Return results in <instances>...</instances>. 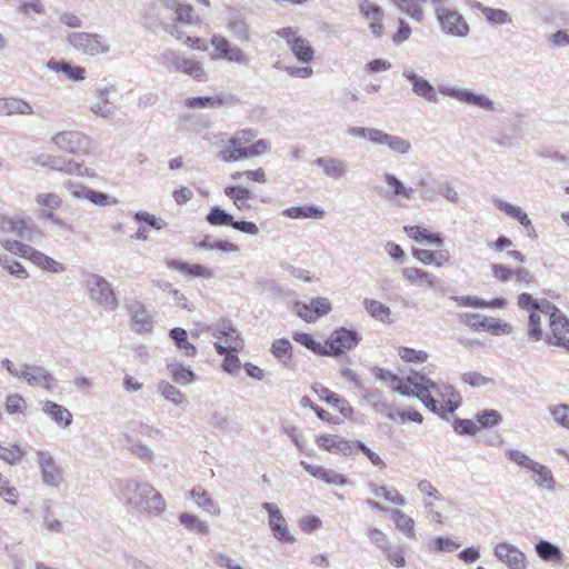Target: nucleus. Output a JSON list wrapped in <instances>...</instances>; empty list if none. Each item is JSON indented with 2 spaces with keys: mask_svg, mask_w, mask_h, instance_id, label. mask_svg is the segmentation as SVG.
Masks as SVG:
<instances>
[{
  "mask_svg": "<svg viewBox=\"0 0 569 569\" xmlns=\"http://www.w3.org/2000/svg\"><path fill=\"white\" fill-rule=\"evenodd\" d=\"M435 14L446 34L463 38L469 33V26L462 14L447 3L442 8H437Z\"/></svg>",
  "mask_w": 569,
  "mask_h": 569,
  "instance_id": "1a4fd4ad",
  "label": "nucleus"
},
{
  "mask_svg": "<svg viewBox=\"0 0 569 569\" xmlns=\"http://www.w3.org/2000/svg\"><path fill=\"white\" fill-rule=\"evenodd\" d=\"M438 90L441 94L447 96L449 98H453L469 106L478 107L489 112L496 111L495 102L486 94L476 93L469 89H461L457 87H450L447 84L438 86Z\"/></svg>",
  "mask_w": 569,
  "mask_h": 569,
  "instance_id": "9b49d317",
  "label": "nucleus"
},
{
  "mask_svg": "<svg viewBox=\"0 0 569 569\" xmlns=\"http://www.w3.org/2000/svg\"><path fill=\"white\" fill-rule=\"evenodd\" d=\"M224 104L221 97H192L186 100V106L191 109L219 108Z\"/></svg>",
  "mask_w": 569,
  "mask_h": 569,
  "instance_id": "864d4df0",
  "label": "nucleus"
},
{
  "mask_svg": "<svg viewBox=\"0 0 569 569\" xmlns=\"http://www.w3.org/2000/svg\"><path fill=\"white\" fill-rule=\"evenodd\" d=\"M227 29L240 42L248 43L251 41L249 23L241 13L233 12L230 14Z\"/></svg>",
  "mask_w": 569,
  "mask_h": 569,
  "instance_id": "c85d7f7f",
  "label": "nucleus"
},
{
  "mask_svg": "<svg viewBox=\"0 0 569 569\" xmlns=\"http://www.w3.org/2000/svg\"><path fill=\"white\" fill-rule=\"evenodd\" d=\"M167 267L169 269L178 270L181 273L189 274L192 277H201L206 279H210L213 277V271L210 268H207L201 264H189L187 262L180 260H168Z\"/></svg>",
  "mask_w": 569,
  "mask_h": 569,
  "instance_id": "2f4dec72",
  "label": "nucleus"
},
{
  "mask_svg": "<svg viewBox=\"0 0 569 569\" xmlns=\"http://www.w3.org/2000/svg\"><path fill=\"white\" fill-rule=\"evenodd\" d=\"M363 307L365 310L376 320H379L381 322L391 323L392 320L390 319L391 310L390 308L375 299H365L363 300Z\"/></svg>",
  "mask_w": 569,
  "mask_h": 569,
  "instance_id": "ea45409f",
  "label": "nucleus"
},
{
  "mask_svg": "<svg viewBox=\"0 0 569 569\" xmlns=\"http://www.w3.org/2000/svg\"><path fill=\"white\" fill-rule=\"evenodd\" d=\"M170 338L176 342L177 347L182 350L184 356L193 357L197 353V349L193 345L187 341L188 333L182 328H173L169 332Z\"/></svg>",
  "mask_w": 569,
  "mask_h": 569,
  "instance_id": "8fccbe9b",
  "label": "nucleus"
},
{
  "mask_svg": "<svg viewBox=\"0 0 569 569\" xmlns=\"http://www.w3.org/2000/svg\"><path fill=\"white\" fill-rule=\"evenodd\" d=\"M0 232L11 233L22 242H40L44 236L43 231L30 217L0 216Z\"/></svg>",
  "mask_w": 569,
  "mask_h": 569,
  "instance_id": "39448f33",
  "label": "nucleus"
},
{
  "mask_svg": "<svg viewBox=\"0 0 569 569\" xmlns=\"http://www.w3.org/2000/svg\"><path fill=\"white\" fill-rule=\"evenodd\" d=\"M428 548L431 551H447L451 552L453 550H457L460 548V543L449 537H436L432 540L429 541Z\"/></svg>",
  "mask_w": 569,
  "mask_h": 569,
  "instance_id": "bf43d9fd",
  "label": "nucleus"
},
{
  "mask_svg": "<svg viewBox=\"0 0 569 569\" xmlns=\"http://www.w3.org/2000/svg\"><path fill=\"white\" fill-rule=\"evenodd\" d=\"M292 346L287 339H278L272 343L271 352L279 360L287 361L291 358Z\"/></svg>",
  "mask_w": 569,
  "mask_h": 569,
  "instance_id": "338daca9",
  "label": "nucleus"
},
{
  "mask_svg": "<svg viewBox=\"0 0 569 569\" xmlns=\"http://www.w3.org/2000/svg\"><path fill=\"white\" fill-rule=\"evenodd\" d=\"M276 34L286 40L296 59L302 63H309L315 58V50L309 41L298 34V30L291 27L281 28Z\"/></svg>",
  "mask_w": 569,
  "mask_h": 569,
  "instance_id": "ddd939ff",
  "label": "nucleus"
},
{
  "mask_svg": "<svg viewBox=\"0 0 569 569\" xmlns=\"http://www.w3.org/2000/svg\"><path fill=\"white\" fill-rule=\"evenodd\" d=\"M387 560L397 568L406 566V551L401 546L392 547L391 545L383 551Z\"/></svg>",
  "mask_w": 569,
  "mask_h": 569,
  "instance_id": "0e129e2a",
  "label": "nucleus"
},
{
  "mask_svg": "<svg viewBox=\"0 0 569 569\" xmlns=\"http://www.w3.org/2000/svg\"><path fill=\"white\" fill-rule=\"evenodd\" d=\"M398 355L406 362L422 363L428 359V353L426 351L416 350L409 347L399 348Z\"/></svg>",
  "mask_w": 569,
  "mask_h": 569,
  "instance_id": "69168bd1",
  "label": "nucleus"
},
{
  "mask_svg": "<svg viewBox=\"0 0 569 569\" xmlns=\"http://www.w3.org/2000/svg\"><path fill=\"white\" fill-rule=\"evenodd\" d=\"M405 232L416 242H428L430 244L441 246L442 238L438 233H430L427 229L418 226H406Z\"/></svg>",
  "mask_w": 569,
  "mask_h": 569,
  "instance_id": "79ce46f5",
  "label": "nucleus"
},
{
  "mask_svg": "<svg viewBox=\"0 0 569 569\" xmlns=\"http://www.w3.org/2000/svg\"><path fill=\"white\" fill-rule=\"evenodd\" d=\"M403 278L410 283L416 286H427L430 289L437 290L441 287L442 282L431 273L419 268H403L401 270Z\"/></svg>",
  "mask_w": 569,
  "mask_h": 569,
  "instance_id": "393cba45",
  "label": "nucleus"
},
{
  "mask_svg": "<svg viewBox=\"0 0 569 569\" xmlns=\"http://www.w3.org/2000/svg\"><path fill=\"white\" fill-rule=\"evenodd\" d=\"M67 41L74 50L90 57L107 53L110 49L106 39L98 33L71 32Z\"/></svg>",
  "mask_w": 569,
  "mask_h": 569,
  "instance_id": "6e6552de",
  "label": "nucleus"
},
{
  "mask_svg": "<svg viewBox=\"0 0 569 569\" xmlns=\"http://www.w3.org/2000/svg\"><path fill=\"white\" fill-rule=\"evenodd\" d=\"M168 368L177 383L189 385L194 380V373L189 366L176 363L170 365Z\"/></svg>",
  "mask_w": 569,
  "mask_h": 569,
  "instance_id": "5fc2aeb1",
  "label": "nucleus"
},
{
  "mask_svg": "<svg viewBox=\"0 0 569 569\" xmlns=\"http://www.w3.org/2000/svg\"><path fill=\"white\" fill-rule=\"evenodd\" d=\"M0 497L11 506H17L18 503L19 491L4 476L0 478Z\"/></svg>",
  "mask_w": 569,
  "mask_h": 569,
  "instance_id": "e2e57ef3",
  "label": "nucleus"
},
{
  "mask_svg": "<svg viewBox=\"0 0 569 569\" xmlns=\"http://www.w3.org/2000/svg\"><path fill=\"white\" fill-rule=\"evenodd\" d=\"M86 289L91 301L106 311H114L119 307L114 288L104 277L97 273H89L86 279Z\"/></svg>",
  "mask_w": 569,
  "mask_h": 569,
  "instance_id": "423d86ee",
  "label": "nucleus"
},
{
  "mask_svg": "<svg viewBox=\"0 0 569 569\" xmlns=\"http://www.w3.org/2000/svg\"><path fill=\"white\" fill-rule=\"evenodd\" d=\"M20 378L24 379L28 385L36 386L40 385L46 390L52 389L54 378L43 367L36 365H24L20 371Z\"/></svg>",
  "mask_w": 569,
  "mask_h": 569,
  "instance_id": "412c9836",
  "label": "nucleus"
},
{
  "mask_svg": "<svg viewBox=\"0 0 569 569\" xmlns=\"http://www.w3.org/2000/svg\"><path fill=\"white\" fill-rule=\"evenodd\" d=\"M0 111L1 116H30L33 114L32 106L23 99L20 98H1L0 102Z\"/></svg>",
  "mask_w": 569,
  "mask_h": 569,
  "instance_id": "c756f323",
  "label": "nucleus"
},
{
  "mask_svg": "<svg viewBox=\"0 0 569 569\" xmlns=\"http://www.w3.org/2000/svg\"><path fill=\"white\" fill-rule=\"evenodd\" d=\"M372 373L379 380L390 381L392 391L420 399L430 411L442 418L452 415L461 405V396L452 386L432 381L420 372L411 371L406 378H400L390 370L375 368Z\"/></svg>",
  "mask_w": 569,
  "mask_h": 569,
  "instance_id": "f257e3e1",
  "label": "nucleus"
},
{
  "mask_svg": "<svg viewBox=\"0 0 569 569\" xmlns=\"http://www.w3.org/2000/svg\"><path fill=\"white\" fill-rule=\"evenodd\" d=\"M47 68L54 71L66 74V77L72 81H81L84 79L86 70L81 67H73L69 62L63 60H49L47 62Z\"/></svg>",
  "mask_w": 569,
  "mask_h": 569,
  "instance_id": "72a5a7b5",
  "label": "nucleus"
},
{
  "mask_svg": "<svg viewBox=\"0 0 569 569\" xmlns=\"http://www.w3.org/2000/svg\"><path fill=\"white\" fill-rule=\"evenodd\" d=\"M262 508L268 512L269 515V527L273 533V537L280 541V542H295V537L290 533L287 521L283 518L280 509L271 503V502H263Z\"/></svg>",
  "mask_w": 569,
  "mask_h": 569,
  "instance_id": "f3484780",
  "label": "nucleus"
},
{
  "mask_svg": "<svg viewBox=\"0 0 569 569\" xmlns=\"http://www.w3.org/2000/svg\"><path fill=\"white\" fill-rule=\"evenodd\" d=\"M4 407L9 415H24L27 401L19 393H11L7 396Z\"/></svg>",
  "mask_w": 569,
  "mask_h": 569,
  "instance_id": "052dcab7",
  "label": "nucleus"
},
{
  "mask_svg": "<svg viewBox=\"0 0 569 569\" xmlns=\"http://www.w3.org/2000/svg\"><path fill=\"white\" fill-rule=\"evenodd\" d=\"M402 77L411 83V90L417 97L430 103L438 101L435 87L426 78L416 73L410 67L402 69Z\"/></svg>",
  "mask_w": 569,
  "mask_h": 569,
  "instance_id": "a211bd4d",
  "label": "nucleus"
},
{
  "mask_svg": "<svg viewBox=\"0 0 569 569\" xmlns=\"http://www.w3.org/2000/svg\"><path fill=\"white\" fill-rule=\"evenodd\" d=\"M178 71L183 72L200 81L204 80L206 78L202 63L193 59L182 58L180 66L178 67Z\"/></svg>",
  "mask_w": 569,
  "mask_h": 569,
  "instance_id": "603ef678",
  "label": "nucleus"
},
{
  "mask_svg": "<svg viewBox=\"0 0 569 569\" xmlns=\"http://www.w3.org/2000/svg\"><path fill=\"white\" fill-rule=\"evenodd\" d=\"M54 146L70 153H87L91 148L90 138L78 130H63L52 136Z\"/></svg>",
  "mask_w": 569,
  "mask_h": 569,
  "instance_id": "f8f14e48",
  "label": "nucleus"
},
{
  "mask_svg": "<svg viewBox=\"0 0 569 569\" xmlns=\"http://www.w3.org/2000/svg\"><path fill=\"white\" fill-rule=\"evenodd\" d=\"M313 164L320 168L327 178L332 180L345 178L349 171V164L346 160L331 156L318 157Z\"/></svg>",
  "mask_w": 569,
  "mask_h": 569,
  "instance_id": "aec40b11",
  "label": "nucleus"
},
{
  "mask_svg": "<svg viewBox=\"0 0 569 569\" xmlns=\"http://www.w3.org/2000/svg\"><path fill=\"white\" fill-rule=\"evenodd\" d=\"M34 457L40 471L41 482L53 489L59 488L64 480L62 466L48 450H37Z\"/></svg>",
  "mask_w": 569,
  "mask_h": 569,
  "instance_id": "0eeeda50",
  "label": "nucleus"
},
{
  "mask_svg": "<svg viewBox=\"0 0 569 569\" xmlns=\"http://www.w3.org/2000/svg\"><path fill=\"white\" fill-rule=\"evenodd\" d=\"M292 339L306 347L307 349L311 350L313 353L319 356H326L327 355V346L321 345L320 342L315 341L311 335L306 332L297 331L292 335Z\"/></svg>",
  "mask_w": 569,
  "mask_h": 569,
  "instance_id": "3c124183",
  "label": "nucleus"
},
{
  "mask_svg": "<svg viewBox=\"0 0 569 569\" xmlns=\"http://www.w3.org/2000/svg\"><path fill=\"white\" fill-rule=\"evenodd\" d=\"M505 455L509 461L516 463L518 467L526 469L528 471H530L532 467H535V463L537 462L530 457H528L526 453L517 449H507L505 451Z\"/></svg>",
  "mask_w": 569,
  "mask_h": 569,
  "instance_id": "4d7b16f0",
  "label": "nucleus"
},
{
  "mask_svg": "<svg viewBox=\"0 0 569 569\" xmlns=\"http://www.w3.org/2000/svg\"><path fill=\"white\" fill-rule=\"evenodd\" d=\"M42 411L53 421L58 427L67 429L72 423V413L63 406L47 400L42 405Z\"/></svg>",
  "mask_w": 569,
  "mask_h": 569,
  "instance_id": "a878e982",
  "label": "nucleus"
},
{
  "mask_svg": "<svg viewBox=\"0 0 569 569\" xmlns=\"http://www.w3.org/2000/svg\"><path fill=\"white\" fill-rule=\"evenodd\" d=\"M495 556L509 569H526L527 560L522 551L508 542L495 547Z\"/></svg>",
  "mask_w": 569,
  "mask_h": 569,
  "instance_id": "6ab92c4d",
  "label": "nucleus"
},
{
  "mask_svg": "<svg viewBox=\"0 0 569 569\" xmlns=\"http://www.w3.org/2000/svg\"><path fill=\"white\" fill-rule=\"evenodd\" d=\"M0 244L2 248L8 250L9 252L13 254H18L22 258H26L30 260L32 263H34L37 267L41 268L42 270L60 273L66 270L64 264L61 262L56 261L54 259L50 258L49 256L44 254L43 252L37 250L36 248L31 247L30 244L22 242L20 240H11L10 238H2L0 239Z\"/></svg>",
  "mask_w": 569,
  "mask_h": 569,
  "instance_id": "20e7f679",
  "label": "nucleus"
},
{
  "mask_svg": "<svg viewBox=\"0 0 569 569\" xmlns=\"http://www.w3.org/2000/svg\"><path fill=\"white\" fill-rule=\"evenodd\" d=\"M369 488L376 497H382L385 500L389 501L392 505L401 507L406 505V499L395 488H389L387 486H377L375 483H369Z\"/></svg>",
  "mask_w": 569,
  "mask_h": 569,
  "instance_id": "a18cd8bd",
  "label": "nucleus"
},
{
  "mask_svg": "<svg viewBox=\"0 0 569 569\" xmlns=\"http://www.w3.org/2000/svg\"><path fill=\"white\" fill-rule=\"evenodd\" d=\"M142 26L150 31H156L158 28H162L170 34H173L174 29V26L163 22L160 9L156 2H151L143 8Z\"/></svg>",
  "mask_w": 569,
  "mask_h": 569,
  "instance_id": "b1692460",
  "label": "nucleus"
},
{
  "mask_svg": "<svg viewBox=\"0 0 569 569\" xmlns=\"http://www.w3.org/2000/svg\"><path fill=\"white\" fill-rule=\"evenodd\" d=\"M124 308L131 316V329L139 335L150 333L154 326V316L147 306L133 298L124 300Z\"/></svg>",
  "mask_w": 569,
  "mask_h": 569,
  "instance_id": "9d476101",
  "label": "nucleus"
},
{
  "mask_svg": "<svg viewBox=\"0 0 569 569\" xmlns=\"http://www.w3.org/2000/svg\"><path fill=\"white\" fill-rule=\"evenodd\" d=\"M34 201L46 211L57 210L62 204L61 198L56 193H38L34 197Z\"/></svg>",
  "mask_w": 569,
  "mask_h": 569,
  "instance_id": "680f3d73",
  "label": "nucleus"
},
{
  "mask_svg": "<svg viewBox=\"0 0 569 569\" xmlns=\"http://www.w3.org/2000/svg\"><path fill=\"white\" fill-rule=\"evenodd\" d=\"M412 254L423 264H436L438 267L448 264L450 260V256L447 250L430 251L426 249H416Z\"/></svg>",
  "mask_w": 569,
  "mask_h": 569,
  "instance_id": "f704fd0d",
  "label": "nucleus"
},
{
  "mask_svg": "<svg viewBox=\"0 0 569 569\" xmlns=\"http://www.w3.org/2000/svg\"><path fill=\"white\" fill-rule=\"evenodd\" d=\"M536 552L543 561L559 563L562 561L563 555L560 548L547 540H540L536 543Z\"/></svg>",
  "mask_w": 569,
  "mask_h": 569,
  "instance_id": "37998d69",
  "label": "nucleus"
},
{
  "mask_svg": "<svg viewBox=\"0 0 569 569\" xmlns=\"http://www.w3.org/2000/svg\"><path fill=\"white\" fill-rule=\"evenodd\" d=\"M549 327L552 332V337L548 339V342L555 346L565 347L569 350V339H566L565 335L569 333V319L563 316L562 312L553 313L549 319Z\"/></svg>",
  "mask_w": 569,
  "mask_h": 569,
  "instance_id": "4be33fe9",
  "label": "nucleus"
},
{
  "mask_svg": "<svg viewBox=\"0 0 569 569\" xmlns=\"http://www.w3.org/2000/svg\"><path fill=\"white\" fill-rule=\"evenodd\" d=\"M206 220L211 226H231L233 217L219 206H216L206 216Z\"/></svg>",
  "mask_w": 569,
  "mask_h": 569,
  "instance_id": "6e6d98bb",
  "label": "nucleus"
},
{
  "mask_svg": "<svg viewBox=\"0 0 569 569\" xmlns=\"http://www.w3.org/2000/svg\"><path fill=\"white\" fill-rule=\"evenodd\" d=\"M492 202L497 209L507 216L519 221L521 226H523L528 232H533L535 228L528 217V214L520 208L508 201H505L500 198H493Z\"/></svg>",
  "mask_w": 569,
  "mask_h": 569,
  "instance_id": "cd10ccee",
  "label": "nucleus"
},
{
  "mask_svg": "<svg viewBox=\"0 0 569 569\" xmlns=\"http://www.w3.org/2000/svg\"><path fill=\"white\" fill-rule=\"evenodd\" d=\"M224 194L232 200L233 204L240 211H250L252 209L251 200L254 193L246 187L228 186L224 188Z\"/></svg>",
  "mask_w": 569,
  "mask_h": 569,
  "instance_id": "bb28decb",
  "label": "nucleus"
},
{
  "mask_svg": "<svg viewBox=\"0 0 569 569\" xmlns=\"http://www.w3.org/2000/svg\"><path fill=\"white\" fill-rule=\"evenodd\" d=\"M180 523L190 531H196L199 535H208L209 526L204 520L199 519L192 513L183 512L179 516Z\"/></svg>",
  "mask_w": 569,
  "mask_h": 569,
  "instance_id": "09e8293b",
  "label": "nucleus"
},
{
  "mask_svg": "<svg viewBox=\"0 0 569 569\" xmlns=\"http://www.w3.org/2000/svg\"><path fill=\"white\" fill-rule=\"evenodd\" d=\"M256 137L257 132L252 129L237 131L228 139L229 147L219 151L218 157L224 162H236L266 153L270 149L269 142L260 139L251 143ZM218 138L220 142L227 141L226 133L219 134Z\"/></svg>",
  "mask_w": 569,
  "mask_h": 569,
  "instance_id": "f03ea898",
  "label": "nucleus"
},
{
  "mask_svg": "<svg viewBox=\"0 0 569 569\" xmlns=\"http://www.w3.org/2000/svg\"><path fill=\"white\" fill-rule=\"evenodd\" d=\"M157 389L161 393V396L172 405L178 407H186V396L170 382L166 380H160L157 385Z\"/></svg>",
  "mask_w": 569,
  "mask_h": 569,
  "instance_id": "58836bf2",
  "label": "nucleus"
},
{
  "mask_svg": "<svg viewBox=\"0 0 569 569\" xmlns=\"http://www.w3.org/2000/svg\"><path fill=\"white\" fill-rule=\"evenodd\" d=\"M476 420L479 423V428H492L502 421V416L497 410L487 409L478 412Z\"/></svg>",
  "mask_w": 569,
  "mask_h": 569,
  "instance_id": "13d9d810",
  "label": "nucleus"
},
{
  "mask_svg": "<svg viewBox=\"0 0 569 569\" xmlns=\"http://www.w3.org/2000/svg\"><path fill=\"white\" fill-rule=\"evenodd\" d=\"M120 492L127 506L148 516H159L166 509V501L161 493L147 482L130 479L126 481Z\"/></svg>",
  "mask_w": 569,
  "mask_h": 569,
  "instance_id": "7ed1b4c3",
  "label": "nucleus"
},
{
  "mask_svg": "<svg viewBox=\"0 0 569 569\" xmlns=\"http://www.w3.org/2000/svg\"><path fill=\"white\" fill-rule=\"evenodd\" d=\"M290 219H322L325 210L316 206L290 207L282 211Z\"/></svg>",
  "mask_w": 569,
  "mask_h": 569,
  "instance_id": "c9c22d12",
  "label": "nucleus"
},
{
  "mask_svg": "<svg viewBox=\"0 0 569 569\" xmlns=\"http://www.w3.org/2000/svg\"><path fill=\"white\" fill-rule=\"evenodd\" d=\"M212 47L218 51L213 59H222L234 62L240 66H248L250 57L240 47L232 44L227 38L220 34H213L211 38Z\"/></svg>",
  "mask_w": 569,
  "mask_h": 569,
  "instance_id": "2eb2a0df",
  "label": "nucleus"
},
{
  "mask_svg": "<svg viewBox=\"0 0 569 569\" xmlns=\"http://www.w3.org/2000/svg\"><path fill=\"white\" fill-rule=\"evenodd\" d=\"M360 341L356 330L347 328L336 329L326 341L327 355L337 357L355 348Z\"/></svg>",
  "mask_w": 569,
  "mask_h": 569,
  "instance_id": "4468645a",
  "label": "nucleus"
},
{
  "mask_svg": "<svg viewBox=\"0 0 569 569\" xmlns=\"http://www.w3.org/2000/svg\"><path fill=\"white\" fill-rule=\"evenodd\" d=\"M301 466L312 477H315L328 485L342 487L348 483V479L343 475H341L335 470L327 469L321 466L310 465L305 461H301Z\"/></svg>",
  "mask_w": 569,
  "mask_h": 569,
  "instance_id": "5701e85b",
  "label": "nucleus"
},
{
  "mask_svg": "<svg viewBox=\"0 0 569 569\" xmlns=\"http://www.w3.org/2000/svg\"><path fill=\"white\" fill-rule=\"evenodd\" d=\"M126 448L142 461L151 462L153 460L152 449L139 439L126 436Z\"/></svg>",
  "mask_w": 569,
  "mask_h": 569,
  "instance_id": "c03bdc74",
  "label": "nucleus"
},
{
  "mask_svg": "<svg viewBox=\"0 0 569 569\" xmlns=\"http://www.w3.org/2000/svg\"><path fill=\"white\" fill-rule=\"evenodd\" d=\"M393 4L409 18L417 22L425 20V11L416 0H391Z\"/></svg>",
  "mask_w": 569,
  "mask_h": 569,
  "instance_id": "49530a36",
  "label": "nucleus"
},
{
  "mask_svg": "<svg viewBox=\"0 0 569 569\" xmlns=\"http://www.w3.org/2000/svg\"><path fill=\"white\" fill-rule=\"evenodd\" d=\"M549 410L553 420L561 427L569 430V405L559 403L550 407Z\"/></svg>",
  "mask_w": 569,
  "mask_h": 569,
  "instance_id": "774afa93",
  "label": "nucleus"
},
{
  "mask_svg": "<svg viewBox=\"0 0 569 569\" xmlns=\"http://www.w3.org/2000/svg\"><path fill=\"white\" fill-rule=\"evenodd\" d=\"M532 472L531 479L537 487L553 491L556 488V481L551 470L539 462L535 463V467L530 470Z\"/></svg>",
  "mask_w": 569,
  "mask_h": 569,
  "instance_id": "473e14b6",
  "label": "nucleus"
},
{
  "mask_svg": "<svg viewBox=\"0 0 569 569\" xmlns=\"http://www.w3.org/2000/svg\"><path fill=\"white\" fill-rule=\"evenodd\" d=\"M475 8L480 10L486 20L492 26H502L511 22V16L502 9L486 7L480 2H477Z\"/></svg>",
  "mask_w": 569,
  "mask_h": 569,
  "instance_id": "a19ab883",
  "label": "nucleus"
},
{
  "mask_svg": "<svg viewBox=\"0 0 569 569\" xmlns=\"http://www.w3.org/2000/svg\"><path fill=\"white\" fill-rule=\"evenodd\" d=\"M196 505L211 516H220L219 505L209 496L202 487H196L189 492Z\"/></svg>",
  "mask_w": 569,
  "mask_h": 569,
  "instance_id": "7c9ffc66",
  "label": "nucleus"
},
{
  "mask_svg": "<svg viewBox=\"0 0 569 569\" xmlns=\"http://www.w3.org/2000/svg\"><path fill=\"white\" fill-rule=\"evenodd\" d=\"M383 180L387 188L380 189L378 192L385 199L389 201H397V203H401L400 199H413L416 193L415 189L412 187L406 186L393 173L385 172Z\"/></svg>",
  "mask_w": 569,
  "mask_h": 569,
  "instance_id": "dca6fc26",
  "label": "nucleus"
},
{
  "mask_svg": "<svg viewBox=\"0 0 569 569\" xmlns=\"http://www.w3.org/2000/svg\"><path fill=\"white\" fill-rule=\"evenodd\" d=\"M50 169L56 171H63L69 174H76V176H82L83 168L81 164L73 162V161H67L62 157H54L51 156V162H50Z\"/></svg>",
  "mask_w": 569,
  "mask_h": 569,
  "instance_id": "de8ad7c7",
  "label": "nucleus"
},
{
  "mask_svg": "<svg viewBox=\"0 0 569 569\" xmlns=\"http://www.w3.org/2000/svg\"><path fill=\"white\" fill-rule=\"evenodd\" d=\"M389 512L399 531H401L407 538H416L415 520L410 516L399 509H391Z\"/></svg>",
  "mask_w": 569,
  "mask_h": 569,
  "instance_id": "4c0bfd02",
  "label": "nucleus"
},
{
  "mask_svg": "<svg viewBox=\"0 0 569 569\" xmlns=\"http://www.w3.org/2000/svg\"><path fill=\"white\" fill-rule=\"evenodd\" d=\"M109 92H110L109 88L99 89L97 91V96H98L99 100L97 102L92 103L90 107V110L94 114H97L101 118H109L116 111V107L109 100Z\"/></svg>",
  "mask_w": 569,
  "mask_h": 569,
  "instance_id": "e433bc0d",
  "label": "nucleus"
}]
</instances>
